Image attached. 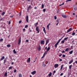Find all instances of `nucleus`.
Here are the masks:
<instances>
[{
	"instance_id": "55",
	"label": "nucleus",
	"mask_w": 77,
	"mask_h": 77,
	"mask_svg": "<svg viewBox=\"0 0 77 77\" xmlns=\"http://www.w3.org/2000/svg\"><path fill=\"white\" fill-rule=\"evenodd\" d=\"M34 9H37V8L36 7H35Z\"/></svg>"
},
{
	"instance_id": "2",
	"label": "nucleus",
	"mask_w": 77,
	"mask_h": 77,
	"mask_svg": "<svg viewBox=\"0 0 77 77\" xmlns=\"http://www.w3.org/2000/svg\"><path fill=\"white\" fill-rule=\"evenodd\" d=\"M36 30L37 32V33H39V27L38 26L36 27Z\"/></svg>"
},
{
	"instance_id": "7",
	"label": "nucleus",
	"mask_w": 77,
	"mask_h": 77,
	"mask_svg": "<svg viewBox=\"0 0 77 77\" xmlns=\"http://www.w3.org/2000/svg\"><path fill=\"white\" fill-rule=\"evenodd\" d=\"M59 66V64H56L54 65V67L55 68H57Z\"/></svg>"
},
{
	"instance_id": "54",
	"label": "nucleus",
	"mask_w": 77,
	"mask_h": 77,
	"mask_svg": "<svg viewBox=\"0 0 77 77\" xmlns=\"http://www.w3.org/2000/svg\"><path fill=\"white\" fill-rule=\"evenodd\" d=\"M37 57H36V58H35V61H34V62H35V61H36V59H37Z\"/></svg>"
},
{
	"instance_id": "4",
	"label": "nucleus",
	"mask_w": 77,
	"mask_h": 77,
	"mask_svg": "<svg viewBox=\"0 0 77 77\" xmlns=\"http://www.w3.org/2000/svg\"><path fill=\"white\" fill-rule=\"evenodd\" d=\"M26 21L27 23L29 22V17L28 16H27L26 17Z\"/></svg>"
},
{
	"instance_id": "58",
	"label": "nucleus",
	"mask_w": 77,
	"mask_h": 77,
	"mask_svg": "<svg viewBox=\"0 0 77 77\" xmlns=\"http://www.w3.org/2000/svg\"><path fill=\"white\" fill-rule=\"evenodd\" d=\"M45 54H43V56H45Z\"/></svg>"
},
{
	"instance_id": "10",
	"label": "nucleus",
	"mask_w": 77,
	"mask_h": 77,
	"mask_svg": "<svg viewBox=\"0 0 77 77\" xmlns=\"http://www.w3.org/2000/svg\"><path fill=\"white\" fill-rule=\"evenodd\" d=\"M48 42H49V39H48L47 40V41H46V44H45L46 45H47V44H48Z\"/></svg>"
},
{
	"instance_id": "19",
	"label": "nucleus",
	"mask_w": 77,
	"mask_h": 77,
	"mask_svg": "<svg viewBox=\"0 0 77 77\" xmlns=\"http://www.w3.org/2000/svg\"><path fill=\"white\" fill-rule=\"evenodd\" d=\"M7 74H8V73L7 72H5L4 74V76H5V77H6V76H7Z\"/></svg>"
},
{
	"instance_id": "42",
	"label": "nucleus",
	"mask_w": 77,
	"mask_h": 77,
	"mask_svg": "<svg viewBox=\"0 0 77 77\" xmlns=\"http://www.w3.org/2000/svg\"><path fill=\"white\" fill-rule=\"evenodd\" d=\"M63 75V73H62L60 74V76H62V75Z\"/></svg>"
},
{
	"instance_id": "41",
	"label": "nucleus",
	"mask_w": 77,
	"mask_h": 77,
	"mask_svg": "<svg viewBox=\"0 0 77 77\" xmlns=\"http://www.w3.org/2000/svg\"><path fill=\"white\" fill-rule=\"evenodd\" d=\"M54 18L55 20H56L57 19V17L56 16H54Z\"/></svg>"
},
{
	"instance_id": "48",
	"label": "nucleus",
	"mask_w": 77,
	"mask_h": 77,
	"mask_svg": "<svg viewBox=\"0 0 77 77\" xmlns=\"http://www.w3.org/2000/svg\"><path fill=\"white\" fill-rule=\"evenodd\" d=\"M21 22H22L21 20H20V21H19V24H20L21 23Z\"/></svg>"
},
{
	"instance_id": "63",
	"label": "nucleus",
	"mask_w": 77,
	"mask_h": 77,
	"mask_svg": "<svg viewBox=\"0 0 77 77\" xmlns=\"http://www.w3.org/2000/svg\"><path fill=\"white\" fill-rule=\"evenodd\" d=\"M44 12H45V10H43V11Z\"/></svg>"
},
{
	"instance_id": "45",
	"label": "nucleus",
	"mask_w": 77,
	"mask_h": 77,
	"mask_svg": "<svg viewBox=\"0 0 77 77\" xmlns=\"http://www.w3.org/2000/svg\"><path fill=\"white\" fill-rule=\"evenodd\" d=\"M43 31L44 32H45V28H44L43 29Z\"/></svg>"
},
{
	"instance_id": "3",
	"label": "nucleus",
	"mask_w": 77,
	"mask_h": 77,
	"mask_svg": "<svg viewBox=\"0 0 77 77\" xmlns=\"http://www.w3.org/2000/svg\"><path fill=\"white\" fill-rule=\"evenodd\" d=\"M32 9V7L31 6V5H29L27 9L29 10V9Z\"/></svg>"
},
{
	"instance_id": "23",
	"label": "nucleus",
	"mask_w": 77,
	"mask_h": 77,
	"mask_svg": "<svg viewBox=\"0 0 77 77\" xmlns=\"http://www.w3.org/2000/svg\"><path fill=\"white\" fill-rule=\"evenodd\" d=\"M69 51V48H66L65 50V51Z\"/></svg>"
},
{
	"instance_id": "22",
	"label": "nucleus",
	"mask_w": 77,
	"mask_h": 77,
	"mask_svg": "<svg viewBox=\"0 0 77 77\" xmlns=\"http://www.w3.org/2000/svg\"><path fill=\"white\" fill-rule=\"evenodd\" d=\"M13 52L14 53V54H17V52L15 51V50L14 49L13 50Z\"/></svg>"
},
{
	"instance_id": "11",
	"label": "nucleus",
	"mask_w": 77,
	"mask_h": 77,
	"mask_svg": "<svg viewBox=\"0 0 77 77\" xmlns=\"http://www.w3.org/2000/svg\"><path fill=\"white\" fill-rule=\"evenodd\" d=\"M27 62L28 63L29 62H30V58H29L28 59V60H27Z\"/></svg>"
},
{
	"instance_id": "18",
	"label": "nucleus",
	"mask_w": 77,
	"mask_h": 77,
	"mask_svg": "<svg viewBox=\"0 0 77 77\" xmlns=\"http://www.w3.org/2000/svg\"><path fill=\"white\" fill-rule=\"evenodd\" d=\"M4 59H5V57L3 56L1 59V61L2 60Z\"/></svg>"
},
{
	"instance_id": "28",
	"label": "nucleus",
	"mask_w": 77,
	"mask_h": 77,
	"mask_svg": "<svg viewBox=\"0 0 77 77\" xmlns=\"http://www.w3.org/2000/svg\"><path fill=\"white\" fill-rule=\"evenodd\" d=\"M37 24H38V22H37L36 23L34 24L35 27H36V26H37Z\"/></svg>"
},
{
	"instance_id": "15",
	"label": "nucleus",
	"mask_w": 77,
	"mask_h": 77,
	"mask_svg": "<svg viewBox=\"0 0 77 77\" xmlns=\"http://www.w3.org/2000/svg\"><path fill=\"white\" fill-rule=\"evenodd\" d=\"M62 17L63 18H66L67 17L66 15H62Z\"/></svg>"
},
{
	"instance_id": "50",
	"label": "nucleus",
	"mask_w": 77,
	"mask_h": 77,
	"mask_svg": "<svg viewBox=\"0 0 77 77\" xmlns=\"http://www.w3.org/2000/svg\"><path fill=\"white\" fill-rule=\"evenodd\" d=\"M59 19H57V21L56 22H59Z\"/></svg>"
},
{
	"instance_id": "37",
	"label": "nucleus",
	"mask_w": 77,
	"mask_h": 77,
	"mask_svg": "<svg viewBox=\"0 0 77 77\" xmlns=\"http://www.w3.org/2000/svg\"><path fill=\"white\" fill-rule=\"evenodd\" d=\"M47 53H48V51H46L45 52L44 54H47Z\"/></svg>"
},
{
	"instance_id": "16",
	"label": "nucleus",
	"mask_w": 77,
	"mask_h": 77,
	"mask_svg": "<svg viewBox=\"0 0 77 77\" xmlns=\"http://www.w3.org/2000/svg\"><path fill=\"white\" fill-rule=\"evenodd\" d=\"M73 53V51L72 50V51H70L69 52V54H72V53Z\"/></svg>"
},
{
	"instance_id": "33",
	"label": "nucleus",
	"mask_w": 77,
	"mask_h": 77,
	"mask_svg": "<svg viewBox=\"0 0 77 77\" xmlns=\"http://www.w3.org/2000/svg\"><path fill=\"white\" fill-rule=\"evenodd\" d=\"M38 50L39 51L41 50V46H39V48H38Z\"/></svg>"
},
{
	"instance_id": "38",
	"label": "nucleus",
	"mask_w": 77,
	"mask_h": 77,
	"mask_svg": "<svg viewBox=\"0 0 77 77\" xmlns=\"http://www.w3.org/2000/svg\"><path fill=\"white\" fill-rule=\"evenodd\" d=\"M28 27V25H26L25 26V28H27Z\"/></svg>"
},
{
	"instance_id": "51",
	"label": "nucleus",
	"mask_w": 77,
	"mask_h": 77,
	"mask_svg": "<svg viewBox=\"0 0 77 77\" xmlns=\"http://www.w3.org/2000/svg\"><path fill=\"white\" fill-rule=\"evenodd\" d=\"M62 54H61L60 55H59V57H61L62 56Z\"/></svg>"
},
{
	"instance_id": "47",
	"label": "nucleus",
	"mask_w": 77,
	"mask_h": 77,
	"mask_svg": "<svg viewBox=\"0 0 77 77\" xmlns=\"http://www.w3.org/2000/svg\"><path fill=\"white\" fill-rule=\"evenodd\" d=\"M60 12V10H58L57 11V13H59Z\"/></svg>"
},
{
	"instance_id": "6",
	"label": "nucleus",
	"mask_w": 77,
	"mask_h": 77,
	"mask_svg": "<svg viewBox=\"0 0 77 77\" xmlns=\"http://www.w3.org/2000/svg\"><path fill=\"white\" fill-rule=\"evenodd\" d=\"M44 43H45V42H44V40H41L40 42V44H43V45H44Z\"/></svg>"
},
{
	"instance_id": "39",
	"label": "nucleus",
	"mask_w": 77,
	"mask_h": 77,
	"mask_svg": "<svg viewBox=\"0 0 77 77\" xmlns=\"http://www.w3.org/2000/svg\"><path fill=\"white\" fill-rule=\"evenodd\" d=\"M6 59H5L4 60V64H5V63H6Z\"/></svg>"
},
{
	"instance_id": "43",
	"label": "nucleus",
	"mask_w": 77,
	"mask_h": 77,
	"mask_svg": "<svg viewBox=\"0 0 77 77\" xmlns=\"http://www.w3.org/2000/svg\"><path fill=\"white\" fill-rule=\"evenodd\" d=\"M47 27L48 28V30H49V25L47 26Z\"/></svg>"
},
{
	"instance_id": "32",
	"label": "nucleus",
	"mask_w": 77,
	"mask_h": 77,
	"mask_svg": "<svg viewBox=\"0 0 77 77\" xmlns=\"http://www.w3.org/2000/svg\"><path fill=\"white\" fill-rule=\"evenodd\" d=\"M5 12H3L2 13V15H5Z\"/></svg>"
},
{
	"instance_id": "14",
	"label": "nucleus",
	"mask_w": 77,
	"mask_h": 77,
	"mask_svg": "<svg viewBox=\"0 0 77 77\" xmlns=\"http://www.w3.org/2000/svg\"><path fill=\"white\" fill-rule=\"evenodd\" d=\"M42 64L43 66H44V67H45V66H46L45 64V63H44V62H43L42 63Z\"/></svg>"
},
{
	"instance_id": "8",
	"label": "nucleus",
	"mask_w": 77,
	"mask_h": 77,
	"mask_svg": "<svg viewBox=\"0 0 77 77\" xmlns=\"http://www.w3.org/2000/svg\"><path fill=\"white\" fill-rule=\"evenodd\" d=\"M72 30V28H70L67 30V33H68L69 32H70V31H71Z\"/></svg>"
},
{
	"instance_id": "21",
	"label": "nucleus",
	"mask_w": 77,
	"mask_h": 77,
	"mask_svg": "<svg viewBox=\"0 0 77 77\" xmlns=\"http://www.w3.org/2000/svg\"><path fill=\"white\" fill-rule=\"evenodd\" d=\"M65 42V41L64 40H62L61 42V44H63V43H64Z\"/></svg>"
},
{
	"instance_id": "36",
	"label": "nucleus",
	"mask_w": 77,
	"mask_h": 77,
	"mask_svg": "<svg viewBox=\"0 0 77 77\" xmlns=\"http://www.w3.org/2000/svg\"><path fill=\"white\" fill-rule=\"evenodd\" d=\"M71 0H67L66 1V2H71Z\"/></svg>"
},
{
	"instance_id": "44",
	"label": "nucleus",
	"mask_w": 77,
	"mask_h": 77,
	"mask_svg": "<svg viewBox=\"0 0 77 77\" xmlns=\"http://www.w3.org/2000/svg\"><path fill=\"white\" fill-rule=\"evenodd\" d=\"M17 72V70L14 69V72Z\"/></svg>"
},
{
	"instance_id": "9",
	"label": "nucleus",
	"mask_w": 77,
	"mask_h": 77,
	"mask_svg": "<svg viewBox=\"0 0 77 77\" xmlns=\"http://www.w3.org/2000/svg\"><path fill=\"white\" fill-rule=\"evenodd\" d=\"M74 10H77V6L76 5H74L73 6Z\"/></svg>"
},
{
	"instance_id": "13",
	"label": "nucleus",
	"mask_w": 77,
	"mask_h": 77,
	"mask_svg": "<svg viewBox=\"0 0 77 77\" xmlns=\"http://www.w3.org/2000/svg\"><path fill=\"white\" fill-rule=\"evenodd\" d=\"M73 60H72L70 61L69 63V64H71L73 62Z\"/></svg>"
},
{
	"instance_id": "46",
	"label": "nucleus",
	"mask_w": 77,
	"mask_h": 77,
	"mask_svg": "<svg viewBox=\"0 0 77 77\" xmlns=\"http://www.w3.org/2000/svg\"><path fill=\"white\" fill-rule=\"evenodd\" d=\"M26 42H29V40H26Z\"/></svg>"
},
{
	"instance_id": "64",
	"label": "nucleus",
	"mask_w": 77,
	"mask_h": 77,
	"mask_svg": "<svg viewBox=\"0 0 77 77\" xmlns=\"http://www.w3.org/2000/svg\"><path fill=\"white\" fill-rule=\"evenodd\" d=\"M14 64V62H12L11 63V65H13Z\"/></svg>"
},
{
	"instance_id": "27",
	"label": "nucleus",
	"mask_w": 77,
	"mask_h": 77,
	"mask_svg": "<svg viewBox=\"0 0 77 77\" xmlns=\"http://www.w3.org/2000/svg\"><path fill=\"white\" fill-rule=\"evenodd\" d=\"M19 77H22V75L21 73H20L19 75Z\"/></svg>"
},
{
	"instance_id": "31",
	"label": "nucleus",
	"mask_w": 77,
	"mask_h": 77,
	"mask_svg": "<svg viewBox=\"0 0 77 77\" xmlns=\"http://www.w3.org/2000/svg\"><path fill=\"white\" fill-rule=\"evenodd\" d=\"M7 47H11V45L9 44L7 45Z\"/></svg>"
},
{
	"instance_id": "24",
	"label": "nucleus",
	"mask_w": 77,
	"mask_h": 77,
	"mask_svg": "<svg viewBox=\"0 0 77 77\" xmlns=\"http://www.w3.org/2000/svg\"><path fill=\"white\" fill-rule=\"evenodd\" d=\"M72 65H70L69 66V69H71V68H72Z\"/></svg>"
},
{
	"instance_id": "29",
	"label": "nucleus",
	"mask_w": 77,
	"mask_h": 77,
	"mask_svg": "<svg viewBox=\"0 0 77 77\" xmlns=\"http://www.w3.org/2000/svg\"><path fill=\"white\" fill-rule=\"evenodd\" d=\"M75 32H73L72 33V36H74V35H75Z\"/></svg>"
},
{
	"instance_id": "1",
	"label": "nucleus",
	"mask_w": 77,
	"mask_h": 77,
	"mask_svg": "<svg viewBox=\"0 0 77 77\" xmlns=\"http://www.w3.org/2000/svg\"><path fill=\"white\" fill-rule=\"evenodd\" d=\"M21 37H20L19 39L18 45H20V44L21 43Z\"/></svg>"
},
{
	"instance_id": "59",
	"label": "nucleus",
	"mask_w": 77,
	"mask_h": 77,
	"mask_svg": "<svg viewBox=\"0 0 77 77\" xmlns=\"http://www.w3.org/2000/svg\"><path fill=\"white\" fill-rule=\"evenodd\" d=\"M62 68H63V67H61L60 70H62Z\"/></svg>"
},
{
	"instance_id": "61",
	"label": "nucleus",
	"mask_w": 77,
	"mask_h": 77,
	"mask_svg": "<svg viewBox=\"0 0 77 77\" xmlns=\"http://www.w3.org/2000/svg\"><path fill=\"white\" fill-rule=\"evenodd\" d=\"M65 51H63L62 52V53H65Z\"/></svg>"
},
{
	"instance_id": "57",
	"label": "nucleus",
	"mask_w": 77,
	"mask_h": 77,
	"mask_svg": "<svg viewBox=\"0 0 77 77\" xmlns=\"http://www.w3.org/2000/svg\"><path fill=\"white\" fill-rule=\"evenodd\" d=\"M8 24H11V22H10V21H9Z\"/></svg>"
},
{
	"instance_id": "62",
	"label": "nucleus",
	"mask_w": 77,
	"mask_h": 77,
	"mask_svg": "<svg viewBox=\"0 0 77 77\" xmlns=\"http://www.w3.org/2000/svg\"><path fill=\"white\" fill-rule=\"evenodd\" d=\"M58 24H59V22H58L57 24H56V26H57V25H58Z\"/></svg>"
},
{
	"instance_id": "40",
	"label": "nucleus",
	"mask_w": 77,
	"mask_h": 77,
	"mask_svg": "<svg viewBox=\"0 0 77 77\" xmlns=\"http://www.w3.org/2000/svg\"><path fill=\"white\" fill-rule=\"evenodd\" d=\"M62 57H65V54H63V55H62Z\"/></svg>"
},
{
	"instance_id": "34",
	"label": "nucleus",
	"mask_w": 77,
	"mask_h": 77,
	"mask_svg": "<svg viewBox=\"0 0 77 77\" xmlns=\"http://www.w3.org/2000/svg\"><path fill=\"white\" fill-rule=\"evenodd\" d=\"M3 41V38H1L0 39V42H2V41Z\"/></svg>"
},
{
	"instance_id": "49",
	"label": "nucleus",
	"mask_w": 77,
	"mask_h": 77,
	"mask_svg": "<svg viewBox=\"0 0 77 77\" xmlns=\"http://www.w3.org/2000/svg\"><path fill=\"white\" fill-rule=\"evenodd\" d=\"M53 73H54V74H55V73H56V71L54 70V71H53Z\"/></svg>"
},
{
	"instance_id": "53",
	"label": "nucleus",
	"mask_w": 77,
	"mask_h": 77,
	"mask_svg": "<svg viewBox=\"0 0 77 77\" xmlns=\"http://www.w3.org/2000/svg\"><path fill=\"white\" fill-rule=\"evenodd\" d=\"M73 46H71V49H72V48H73Z\"/></svg>"
},
{
	"instance_id": "60",
	"label": "nucleus",
	"mask_w": 77,
	"mask_h": 77,
	"mask_svg": "<svg viewBox=\"0 0 77 77\" xmlns=\"http://www.w3.org/2000/svg\"><path fill=\"white\" fill-rule=\"evenodd\" d=\"M14 17V15H13L12 16H11L10 17L11 18H12V17Z\"/></svg>"
},
{
	"instance_id": "17",
	"label": "nucleus",
	"mask_w": 77,
	"mask_h": 77,
	"mask_svg": "<svg viewBox=\"0 0 77 77\" xmlns=\"http://www.w3.org/2000/svg\"><path fill=\"white\" fill-rule=\"evenodd\" d=\"M50 47H48L46 51H48L50 50Z\"/></svg>"
},
{
	"instance_id": "52",
	"label": "nucleus",
	"mask_w": 77,
	"mask_h": 77,
	"mask_svg": "<svg viewBox=\"0 0 77 77\" xmlns=\"http://www.w3.org/2000/svg\"><path fill=\"white\" fill-rule=\"evenodd\" d=\"M59 60L60 62H61V61H62V59H60Z\"/></svg>"
},
{
	"instance_id": "12",
	"label": "nucleus",
	"mask_w": 77,
	"mask_h": 77,
	"mask_svg": "<svg viewBox=\"0 0 77 77\" xmlns=\"http://www.w3.org/2000/svg\"><path fill=\"white\" fill-rule=\"evenodd\" d=\"M52 75V73L51 72L50 73H49L48 75L49 77H51V75Z\"/></svg>"
},
{
	"instance_id": "30",
	"label": "nucleus",
	"mask_w": 77,
	"mask_h": 77,
	"mask_svg": "<svg viewBox=\"0 0 77 77\" xmlns=\"http://www.w3.org/2000/svg\"><path fill=\"white\" fill-rule=\"evenodd\" d=\"M61 41V39H60L58 41V42L57 43L58 44H59V43L60 42V41Z\"/></svg>"
},
{
	"instance_id": "5",
	"label": "nucleus",
	"mask_w": 77,
	"mask_h": 77,
	"mask_svg": "<svg viewBox=\"0 0 77 77\" xmlns=\"http://www.w3.org/2000/svg\"><path fill=\"white\" fill-rule=\"evenodd\" d=\"M36 72L35 71H34L33 72H31V74H32V75H35V74H36Z\"/></svg>"
},
{
	"instance_id": "26",
	"label": "nucleus",
	"mask_w": 77,
	"mask_h": 77,
	"mask_svg": "<svg viewBox=\"0 0 77 77\" xmlns=\"http://www.w3.org/2000/svg\"><path fill=\"white\" fill-rule=\"evenodd\" d=\"M58 44V43H57V44H55V48H57V46Z\"/></svg>"
},
{
	"instance_id": "25",
	"label": "nucleus",
	"mask_w": 77,
	"mask_h": 77,
	"mask_svg": "<svg viewBox=\"0 0 77 77\" xmlns=\"http://www.w3.org/2000/svg\"><path fill=\"white\" fill-rule=\"evenodd\" d=\"M42 9H43L44 8V4H42Z\"/></svg>"
},
{
	"instance_id": "20",
	"label": "nucleus",
	"mask_w": 77,
	"mask_h": 77,
	"mask_svg": "<svg viewBox=\"0 0 77 77\" xmlns=\"http://www.w3.org/2000/svg\"><path fill=\"white\" fill-rule=\"evenodd\" d=\"M68 39V37H67L66 38H65L63 40L65 41H67V39Z\"/></svg>"
},
{
	"instance_id": "35",
	"label": "nucleus",
	"mask_w": 77,
	"mask_h": 77,
	"mask_svg": "<svg viewBox=\"0 0 77 77\" xmlns=\"http://www.w3.org/2000/svg\"><path fill=\"white\" fill-rule=\"evenodd\" d=\"M12 69V67L10 66V67H9V68H8V70H9L10 69Z\"/></svg>"
},
{
	"instance_id": "56",
	"label": "nucleus",
	"mask_w": 77,
	"mask_h": 77,
	"mask_svg": "<svg viewBox=\"0 0 77 77\" xmlns=\"http://www.w3.org/2000/svg\"><path fill=\"white\" fill-rule=\"evenodd\" d=\"M63 65H62V66H61V67H62V68H63Z\"/></svg>"
}]
</instances>
